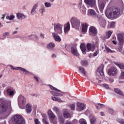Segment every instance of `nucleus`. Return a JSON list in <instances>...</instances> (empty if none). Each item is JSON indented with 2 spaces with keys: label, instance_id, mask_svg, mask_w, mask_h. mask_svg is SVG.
I'll return each mask as SVG.
<instances>
[{
  "label": "nucleus",
  "instance_id": "nucleus-1",
  "mask_svg": "<svg viewBox=\"0 0 124 124\" xmlns=\"http://www.w3.org/2000/svg\"><path fill=\"white\" fill-rule=\"evenodd\" d=\"M120 8L112 7L106 10V15L108 18H116L120 15Z\"/></svg>",
  "mask_w": 124,
  "mask_h": 124
},
{
  "label": "nucleus",
  "instance_id": "nucleus-2",
  "mask_svg": "<svg viewBox=\"0 0 124 124\" xmlns=\"http://www.w3.org/2000/svg\"><path fill=\"white\" fill-rule=\"evenodd\" d=\"M12 121L15 124H26L25 119L20 115H15L12 118Z\"/></svg>",
  "mask_w": 124,
  "mask_h": 124
},
{
  "label": "nucleus",
  "instance_id": "nucleus-3",
  "mask_svg": "<svg viewBox=\"0 0 124 124\" xmlns=\"http://www.w3.org/2000/svg\"><path fill=\"white\" fill-rule=\"evenodd\" d=\"M71 23L73 28H75L76 30L80 27V20L76 17H72L71 19Z\"/></svg>",
  "mask_w": 124,
  "mask_h": 124
},
{
  "label": "nucleus",
  "instance_id": "nucleus-4",
  "mask_svg": "<svg viewBox=\"0 0 124 124\" xmlns=\"http://www.w3.org/2000/svg\"><path fill=\"white\" fill-rule=\"evenodd\" d=\"M106 4V0H98V6L100 11H102L105 7Z\"/></svg>",
  "mask_w": 124,
  "mask_h": 124
},
{
  "label": "nucleus",
  "instance_id": "nucleus-5",
  "mask_svg": "<svg viewBox=\"0 0 124 124\" xmlns=\"http://www.w3.org/2000/svg\"><path fill=\"white\" fill-rule=\"evenodd\" d=\"M108 74L110 76H114L117 74V69L114 67H110L108 70Z\"/></svg>",
  "mask_w": 124,
  "mask_h": 124
},
{
  "label": "nucleus",
  "instance_id": "nucleus-6",
  "mask_svg": "<svg viewBox=\"0 0 124 124\" xmlns=\"http://www.w3.org/2000/svg\"><path fill=\"white\" fill-rule=\"evenodd\" d=\"M8 107L5 103H1L0 105V113H4L7 111Z\"/></svg>",
  "mask_w": 124,
  "mask_h": 124
},
{
  "label": "nucleus",
  "instance_id": "nucleus-7",
  "mask_svg": "<svg viewBox=\"0 0 124 124\" xmlns=\"http://www.w3.org/2000/svg\"><path fill=\"white\" fill-rule=\"evenodd\" d=\"M124 33H120L117 35L118 40L120 45H123V44H124Z\"/></svg>",
  "mask_w": 124,
  "mask_h": 124
},
{
  "label": "nucleus",
  "instance_id": "nucleus-8",
  "mask_svg": "<svg viewBox=\"0 0 124 124\" xmlns=\"http://www.w3.org/2000/svg\"><path fill=\"white\" fill-rule=\"evenodd\" d=\"M84 2L91 7H93L95 5V0H84Z\"/></svg>",
  "mask_w": 124,
  "mask_h": 124
},
{
  "label": "nucleus",
  "instance_id": "nucleus-9",
  "mask_svg": "<svg viewBox=\"0 0 124 124\" xmlns=\"http://www.w3.org/2000/svg\"><path fill=\"white\" fill-rule=\"evenodd\" d=\"M88 14H90V15H91V16H93V17H97V18H99V19H100V18H101V16L99 15V16L96 15V13L93 9L89 10Z\"/></svg>",
  "mask_w": 124,
  "mask_h": 124
},
{
  "label": "nucleus",
  "instance_id": "nucleus-10",
  "mask_svg": "<svg viewBox=\"0 0 124 124\" xmlns=\"http://www.w3.org/2000/svg\"><path fill=\"white\" fill-rule=\"evenodd\" d=\"M62 27L60 24H57L56 26H54V31L57 33H62Z\"/></svg>",
  "mask_w": 124,
  "mask_h": 124
},
{
  "label": "nucleus",
  "instance_id": "nucleus-11",
  "mask_svg": "<svg viewBox=\"0 0 124 124\" xmlns=\"http://www.w3.org/2000/svg\"><path fill=\"white\" fill-rule=\"evenodd\" d=\"M18 104H25L26 102V98L24 96L22 95H19L18 97Z\"/></svg>",
  "mask_w": 124,
  "mask_h": 124
},
{
  "label": "nucleus",
  "instance_id": "nucleus-12",
  "mask_svg": "<svg viewBox=\"0 0 124 124\" xmlns=\"http://www.w3.org/2000/svg\"><path fill=\"white\" fill-rule=\"evenodd\" d=\"M71 53L74 56H79V53H78L77 48H76V46H73L71 47Z\"/></svg>",
  "mask_w": 124,
  "mask_h": 124
},
{
  "label": "nucleus",
  "instance_id": "nucleus-13",
  "mask_svg": "<svg viewBox=\"0 0 124 124\" xmlns=\"http://www.w3.org/2000/svg\"><path fill=\"white\" fill-rule=\"evenodd\" d=\"M90 32L92 33V36H94L97 33L96 29L93 26L91 27L89 30Z\"/></svg>",
  "mask_w": 124,
  "mask_h": 124
},
{
  "label": "nucleus",
  "instance_id": "nucleus-14",
  "mask_svg": "<svg viewBox=\"0 0 124 124\" xmlns=\"http://www.w3.org/2000/svg\"><path fill=\"white\" fill-rule=\"evenodd\" d=\"M95 48V46H94V45H92L91 44H87V49L88 51H92V52H93Z\"/></svg>",
  "mask_w": 124,
  "mask_h": 124
},
{
  "label": "nucleus",
  "instance_id": "nucleus-15",
  "mask_svg": "<svg viewBox=\"0 0 124 124\" xmlns=\"http://www.w3.org/2000/svg\"><path fill=\"white\" fill-rule=\"evenodd\" d=\"M52 35L55 40V41H57L58 42H61V41L62 39H61V37L59 35H58V33L53 32L52 33Z\"/></svg>",
  "mask_w": 124,
  "mask_h": 124
},
{
  "label": "nucleus",
  "instance_id": "nucleus-16",
  "mask_svg": "<svg viewBox=\"0 0 124 124\" xmlns=\"http://www.w3.org/2000/svg\"><path fill=\"white\" fill-rule=\"evenodd\" d=\"M103 68H104V65L102 64L98 69V72L101 75L103 76L104 75V72H103Z\"/></svg>",
  "mask_w": 124,
  "mask_h": 124
},
{
  "label": "nucleus",
  "instance_id": "nucleus-17",
  "mask_svg": "<svg viewBox=\"0 0 124 124\" xmlns=\"http://www.w3.org/2000/svg\"><path fill=\"white\" fill-rule=\"evenodd\" d=\"M84 108H85V105L83 104L78 103L77 110L78 111H82L84 110Z\"/></svg>",
  "mask_w": 124,
  "mask_h": 124
},
{
  "label": "nucleus",
  "instance_id": "nucleus-18",
  "mask_svg": "<svg viewBox=\"0 0 124 124\" xmlns=\"http://www.w3.org/2000/svg\"><path fill=\"white\" fill-rule=\"evenodd\" d=\"M32 110V107L30 104H28L26 106V112L27 113H31Z\"/></svg>",
  "mask_w": 124,
  "mask_h": 124
},
{
  "label": "nucleus",
  "instance_id": "nucleus-19",
  "mask_svg": "<svg viewBox=\"0 0 124 124\" xmlns=\"http://www.w3.org/2000/svg\"><path fill=\"white\" fill-rule=\"evenodd\" d=\"M114 92L116 93H117V94H120V95H122L124 96V92L120 90V89L118 88H115L114 89Z\"/></svg>",
  "mask_w": 124,
  "mask_h": 124
},
{
  "label": "nucleus",
  "instance_id": "nucleus-20",
  "mask_svg": "<svg viewBox=\"0 0 124 124\" xmlns=\"http://www.w3.org/2000/svg\"><path fill=\"white\" fill-rule=\"evenodd\" d=\"M69 30H70V25L69 24V22H67V24L66 25V26H65L64 27L65 33H66V32H68Z\"/></svg>",
  "mask_w": 124,
  "mask_h": 124
},
{
  "label": "nucleus",
  "instance_id": "nucleus-21",
  "mask_svg": "<svg viewBox=\"0 0 124 124\" xmlns=\"http://www.w3.org/2000/svg\"><path fill=\"white\" fill-rule=\"evenodd\" d=\"M80 48L84 55H86V46L84 44H81Z\"/></svg>",
  "mask_w": 124,
  "mask_h": 124
},
{
  "label": "nucleus",
  "instance_id": "nucleus-22",
  "mask_svg": "<svg viewBox=\"0 0 124 124\" xmlns=\"http://www.w3.org/2000/svg\"><path fill=\"white\" fill-rule=\"evenodd\" d=\"M78 70H79V72H80V73H81V74H83L84 75V76H85V75H86V71L85 70V68H84L83 67H82V66L79 67Z\"/></svg>",
  "mask_w": 124,
  "mask_h": 124
},
{
  "label": "nucleus",
  "instance_id": "nucleus-23",
  "mask_svg": "<svg viewBox=\"0 0 124 124\" xmlns=\"http://www.w3.org/2000/svg\"><path fill=\"white\" fill-rule=\"evenodd\" d=\"M48 115L49 118H50L51 120L53 121L54 120V118H55V114L53 113V112H52L51 110H49L48 111Z\"/></svg>",
  "mask_w": 124,
  "mask_h": 124
},
{
  "label": "nucleus",
  "instance_id": "nucleus-24",
  "mask_svg": "<svg viewBox=\"0 0 124 124\" xmlns=\"http://www.w3.org/2000/svg\"><path fill=\"white\" fill-rule=\"evenodd\" d=\"M42 117L43 118V122L45 124H49V123L48 121H47V115L45 114H43L42 115Z\"/></svg>",
  "mask_w": 124,
  "mask_h": 124
},
{
  "label": "nucleus",
  "instance_id": "nucleus-25",
  "mask_svg": "<svg viewBox=\"0 0 124 124\" xmlns=\"http://www.w3.org/2000/svg\"><path fill=\"white\" fill-rule=\"evenodd\" d=\"M88 29V24H83L82 25V31L83 32H86L87 31V30Z\"/></svg>",
  "mask_w": 124,
  "mask_h": 124
},
{
  "label": "nucleus",
  "instance_id": "nucleus-26",
  "mask_svg": "<svg viewBox=\"0 0 124 124\" xmlns=\"http://www.w3.org/2000/svg\"><path fill=\"white\" fill-rule=\"evenodd\" d=\"M112 33H113V32H112V31H108V32H107L106 36L105 37V39L109 38Z\"/></svg>",
  "mask_w": 124,
  "mask_h": 124
},
{
  "label": "nucleus",
  "instance_id": "nucleus-27",
  "mask_svg": "<svg viewBox=\"0 0 124 124\" xmlns=\"http://www.w3.org/2000/svg\"><path fill=\"white\" fill-rule=\"evenodd\" d=\"M112 33H113V32H112V31H108V32H107L106 36L105 37V39L109 38Z\"/></svg>",
  "mask_w": 124,
  "mask_h": 124
},
{
  "label": "nucleus",
  "instance_id": "nucleus-28",
  "mask_svg": "<svg viewBox=\"0 0 124 124\" xmlns=\"http://www.w3.org/2000/svg\"><path fill=\"white\" fill-rule=\"evenodd\" d=\"M63 115L64 118H70V117H71V114H70V113L67 111L64 112Z\"/></svg>",
  "mask_w": 124,
  "mask_h": 124
},
{
  "label": "nucleus",
  "instance_id": "nucleus-29",
  "mask_svg": "<svg viewBox=\"0 0 124 124\" xmlns=\"http://www.w3.org/2000/svg\"><path fill=\"white\" fill-rule=\"evenodd\" d=\"M54 47H55V44H54L53 43H50L48 44L47 46V48L50 49L54 48Z\"/></svg>",
  "mask_w": 124,
  "mask_h": 124
},
{
  "label": "nucleus",
  "instance_id": "nucleus-30",
  "mask_svg": "<svg viewBox=\"0 0 124 124\" xmlns=\"http://www.w3.org/2000/svg\"><path fill=\"white\" fill-rule=\"evenodd\" d=\"M52 100H54V101H58L59 102H62V101L61 98L55 96H52Z\"/></svg>",
  "mask_w": 124,
  "mask_h": 124
},
{
  "label": "nucleus",
  "instance_id": "nucleus-31",
  "mask_svg": "<svg viewBox=\"0 0 124 124\" xmlns=\"http://www.w3.org/2000/svg\"><path fill=\"white\" fill-rule=\"evenodd\" d=\"M7 93L9 95H13V94H14V91L11 90V89L9 88L7 89Z\"/></svg>",
  "mask_w": 124,
  "mask_h": 124
},
{
  "label": "nucleus",
  "instance_id": "nucleus-32",
  "mask_svg": "<svg viewBox=\"0 0 124 124\" xmlns=\"http://www.w3.org/2000/svg\"><path fill=\"white\" fill-rule=\"evenodd\" d=\"M115 64L117 65V66H119L121 69H124V64L122 63H116Z\"/></svg>",
  "mask_w": 124,
  "mask_h": 124
},
{
  "label": "nucleus",
  "instance_id": "nucleus-33",
  "mask_svg": "<svg viewBox=\"0 0 124 124\" xmlns=\"http://www.w3.org/2000/svg\"><path fill=\"white\" fill-rule=\"evenodd\" d=\"M79 123L80 124H87V121L83 118H81L79 120Z\"/></svg>",
  "mask_w": 124,
  "mask_h": 124
},
{
  "label": "nucleus",
  "instance_id": "nucleus-34",
  "mask_svg": "<svg viewBox=\"0 0 124 124\" xmlns=\"http://www.w3.org/2000/svg\"><path fill=\"white\" fill-rule=\"evenodd\" d=\"M81 65H83V66H87V65H88V61L86 60L82 61L81 62Z\"/></svg>",
  "mask_w": 124,
  "mask_h": 124
},
{
  "label": "nucleus",
  "instance_id": "nucleus-35",
  "mask_svg": "<svg viewBox=\"0 0 124 124\" xmlns=\"http://www.w3.org/2000/svg\"><path fill=\"white\" fill-rule=\"evenodd\" d=\"M96 121V119H95V117H93L91 119V124H95V122Z\"/></svg>",
  "mask_w": 124,
  "mask_h": 124
},
{
  "label": "nucleus",
  "instance_id": "nucleus-36",
  "mask_svg": "<svg viewBox=\"0 0 124 124\" xmlns=\"http://www.w3.org/2000/svg\"><path fill=\"white\" fill-rule=\"evenodd\" d=\"M37 6H38L37 4H36L34 5V6L33 7L31 11V14H34L33 13V12H34V11H35V9H36V7H37Z\"/></svg>",
  "mask_w": 124,
  "mask_h": 124
},
{
  "label": "nucleus",
  "instance_id": "nucleus-37",
  "mask_svg": "<svg viewBox=\"0 0 124 124\" xmlns=\"http://www.w3.org/2000/svg\"><path fill=\"white\" fill-rule=\"evenodd\" d=\"M17 19H20L21 20H22V19H23V17L24 16H23L22 14H21L20 13L19 14H17Z\"/></svg>",
  "mask_w": 124,
  "mask_h": 124
},
{
  "label": "nucleus",
  "instance_id": "nucleus-38",
  "mask_svg": "<svg viewBox=\"0 0 124 124\" xmlns=\"http://www.w3.org/2000/svg\"><path fill=\"white\" fill-rule=\"evenodd\" d=\"M50 89H51V90H55V91H56V92H59V93H62V92L61 91V90H59V89H57V88H55V87H53V86H52L50 87Z\"/></svg>",
  "mask_w": 124,
  "mask_h": 124
},
{
  "label": "nucleus",
  "instance_id": "nucleus-39",
  "mask_svg": "<svg viewBox=\"0 0 124 124\" xmlns=\"http://www.w3.org/2000/svg\"><path fill=\"white\" fill-rule=\"evenodd\" d=\"M119 79H124V72H122L119 77Z\"/></svg>",
  "mask_w": 124,
  "mask_h": 124
},
{
  "label": "nucleus",
  "instance_id": "nucleus-40",
  "mask_svg": "<svg viewBox=\"0 0 124 124\" xmlns=\"http://www.w3.org/2000/svg\"><path fill=\"white\" fill-rule=\"evenodd\" d=\"M117 121L118 122H119V123H120V124H124V119H118Z\"/></svg>",
  "mask_w": 124,
  "mask_h": 124
},
{
  "label": "nucleus",
  "instance_id": "nucleus-41",
  "mask_svg": "<svg viewBox=\"0 0 124 124\" xmlns=\"http://www.w3.org/2000/svg\"><path fill=\"white\" fill-rule=\"evenodd\" d=\"M53 110L55 111V112H56L57 113L60 112V109L57 107L53 108Z\"/></svg>",
  "mask_w": 124,
  "mask_h": 124
},
{
  "label": "nucleus",
  "instance_id": "nucleus-42",
  "mask_svg": "<svg viewBox=\"0 0 124 124\" xmlns=\"http://www.w3.org/2000/svg\"><path fill=\"white\" fill-rule=\"evenodd\" d=\"M45 6H46V7H50V6H51L50 3L46 2L45 3Z\"/></svg>",
  "mask_w": 124,
  "mask_h": 124
},
{
  "label": "nucleus",
  "instance_id": "nucleus-43",
  "mask_svg": "<svg viewBox=\"0 0 124 124\" xmlns=\"http://www.w3.org/2000/svg\"><path fill=\"white\" fill-rule=\"evenodd\" d=\"M71 110H74V109H75V105L72 104V105H71L70 106Z\"/></svg>",
  "mask_w": 124,
  "mask_h": 124
},
{
  "label": "nucleus",
  "instance_id": "nucleus-44",
  "mask_svg": "<svg viewBox=\"0 0 124 124\" xmlns=\"http://www.w3.org/2000/svg\"><path fill=\"white\" fill-rule=\"evenodd\" d=\"M108 112L110 114H113L114 113V110L113 109L109 108L108 109Z\"/></svg>",
  "mask_w": 124,
  "mask_h": 124
},
{
  "label": "nucleus",
  "instance_id": "nucleus-45",
  "mask_svg": "<svg viewBox=\"0 0 124 124\" xmlns=\"http://www.w3.org/2000/svg\"><path fill=\"white\" fill-rule=\"evenodd\" d=\"M18 68H20V69H21V70H22V71H24V72L29 73V71H27V70L26 69H24L22 67H19Z\"/></svg>",
  "mask_w": 124,
  "mask_h": 124
},
{
  "label": "nucleus",
  "instance_id": "nucleus-46",
  "mask_svg": "<svg viewBox=\"0 0 124 124\" xmlns=\"http://www.w3.org/2000/svg\"><path fill=\"white\" fill-rule=\"evenodd\" d=\"M103 86L104 87V88H106V89H109V86L107 84H104Z\"/></svg>",
  "mask_w": 124,
  "mask_h": 124
},
{
  "label": "nucleus",
  "instance_id": "nucleus-47",
  "mask_svg": "<svg viewBox=\"0 0 124 124\" xmlns=\"http://www.w3.org/2000/svg\"><path fill=\"white\" fill-rule=\"evenodd\" d=\"M115 27V22H111L110 25V28H114Z\"/></svg>",
  "mask_w": 124,
  "mask_h": 124
},
{
  "label": "nucleus",
  "instance_id": "nucleus-48",
  "mask_svg": "<svg viewBox=\"0 0 124 124\" xmlns=\"http://www.w3.org/2000/svg\"><path fill=\"white\" fill-rule=\"evenodd\" d=\"M106 49L107 50V53H109V52H112V51L111 50V49H110L109 48L107 47V46H106Z\"/></svg>",
  "mask_w": 124,
  "mask_h": 124
},
{
  "label": "nucleus",
  "instance_id": "nucleus-49",
  "mask_svg": "<svg viewBox=\"0 0 124 124\" xmlns=\"http://www.w3.org/2000/svg\"><path fill=\"white\" fill-rule=\"evenodd\" d=\"M34 122L35 124H39V121H38V119H35L34 120Z\"/></svg>",
  "mask_w": 124,
  "mask_h": 124
},
{
  "label": "nucleus",
  "instance_id": "nucleus-50",
  "mask_svg": "<svg viewBox=\"0 0 124 124\" xmlns=\"http://www.w3.org/2000/svg\"><path fill=\"white\" fill-rule=\"evenodd\" d=\"M60 122L61 123H62V124H63L64 123V120H63V119H62V118H60Z\"/></svg>",
  "mask_w": 124,
  "mask_h": 124
},
{
  "label": "nucleus",
  "instance_id": "nucleus-51",
  "mask_svg": "<svg viewBox=\"0 0 124 124\" xmlns=\"http://www.w3.org/2000/svg\"><path fill=\"white\" fill-rule=\"evenodd\" d=\"M14 18H15V16H14L13 15H11L10 16V20H13Z\"/></svg>",
  "mask_w": 124,
  "mask_h": 124
},
{
  "label": "nucleus",
  "instance_id": "nucleus-52",
  "mask_svg": "<svg viewBox=\"0 0 124 124\" xmlns=\"http://www.w3.org/2000/svg\"><path fill=\"white\" fill-rule=\"evenodd\" d=\"M55 95H57L58 96H62L63 95L60 93H56Z\"/></svg>",
  "mask_w": 124,
  "mask_h": 124
},
{
  "label": "nucleus",
  "instance_id": "nucleus-53",
  "mask_svg": "<svg viewBox=\"0 0 124 124\" xmlns=\"http://www.w3.org/2000/svg\"><path fill=\"white\" fill-rule=\"evenodd\" d=\"M98 105H99L102 108L105 107V106L102 104H98Z\"/></svg>",
  "mask_w": 124,
  "mask_h": 124
},
{
  "label": "nucleus",
  "instance_id": "nucleus-54",
  "mask_svg": "<svg viewBox=\"0 0 124 124\" xmlns=\"http://www.w3.org/2000/svg\"><path fill=\"white\" fill-rule=\"evenodd\" d=\"M65 124H73V123H72V122H71L70 121H67V122H66Z\"/></svg>",
  "mask_w": 124,
  "mask_h": 124
},
{
  "label": "nucleus",
  "instance_id": "nucleus-55",
  "mask_svg": "<svg viewBox=\"0 0 124 124\" xmlns=\"http://www.w3.org/2000/svg\"><path fill=\"white\" fill-rule=\"evenodd\" d=\"M97 54H98V53L97 52V51H96V53H94L93 54L94 57H95V56H97Z\"/></svg>",
  "mask_w": 124,
  "mask_h": 124
},
{
  "label": "nucleus",
  "instance_id": "nucleus-56",
  "mask_svg": "<svg viewBox=\"0 0 124 124\" xmlns=\"http://www.w3.org/2000/svg\"><path fill=\"white\" fill-rule=\"evenodd\" d=\"M34 79L37 81V82H38V78L36 77H34Z\"/></svg>",
  "mask_w": 124,
  "mask_h": 124
},
{
  "label": "nucleus",
  "instance_id": "nucleus-57",
  "mask_svg": "<svg viewBox=\"0 0 124 124\" xmlns=\"http://www.w3.org/2000/svg\"><path fill=\"white\" fill-rule=\"evenodd\" d=\"M112 43L113 44H115V45H117V42L115 41H112Z\"/></svg>",
  "mask_w": 124,
  "mask_h": 124
},
{
  "label": "nucleus",
  "instance_id": "nucleus-58",
  "mask_svg": "<svg viewBox=\"0 0 124 124\" xmlns=\"http://www.w3.org/2000/svg\"><path fill=\"white\" fill-rule=\"evenodd\" d=\"M8 34V32H5L3 33V36H5V35H7Z\"/></svg>",
  "mask_w": 124,
  "mask_h": 124
},
{
  "label": "nucleus",
  "instance_id": "nucleus-59",
  "mask_svg": "<svg viewBox=\"0 0 124 124\" xmlns=\"http://www.w3.org/2000/svg\"><path fill=\"white\" fill-rule=\"evenodd\" d=\"M83 9H84V10H83V13H85V12H86V8H85V7H84V6H83Z\"/></svg>",
  "mask_w": 124,
  "mask_h": 124
},
{
  "label": "nucleus",
  "instance_id": "nucleus-60",
  "mask_svg": "<svg viewBox=\"0 0 124 124\" xmlns=\"http://www.w3.org/2000/svg\"><path fill=\"white\" fill-rule=\"evenodd\" d=\"M100 114H101V116H104V112L102 111L100 112Z\"/></svg>",
  "mask_w": 124,
  "mask_h": 124
},
{
  "label": "nucleus",
  "instance_id": "nucleus-61",
  "mask_svg": "<svg viewBox=\"0 0 124 124\" xmlns=\"http://www.w3.org/2000/svg\"><path fill=\"white\" fill-rule=\"evenodd\" d=\"M51 93H52V94H53V95H56V93H55V92H52Z\"/></svg>",
  "mask_w": 124,
  "mask_h": 124
},
{
  "label": "nucleus",
  "instance_id": "nucleus-62",
  "mask_svg": "<svg viewBox=\"0 0 124 124\" xmlns=\"http://www.w3.org/2000/svg\"><path fill=\"white\" fill-rule=\"evenodd\" d=\"M6 19H9V20H10V16H6Z\"/></svg>",
  "mask_w": 124,
  "mask_h": 124
},
{
  "label": "nucleus",
  "instance_id": "nucleus-63",
  "mask_svg": "<svg viewBox=\"0 0 124 124\" xmlns=\"http://www.w3.org/2000/svg\"><path fill=\"white\" fill-rule=\"evenodd\" d=\"M17 31H14L13 32V34H15V33H17Z\"/></svg>",
  "mask_w": 124,
  "mask_h": 124
},
{
  "label": "nucleus",
  "instance_id": "nucleus-64",
  "mask_svg": "<svg viewBox=\"0 0 124 124\" xmlns=\"http://www.w3.org/2000/svg\"><path fill=\"white\" fill-rule=\"evenodd\" d=\"M53 57H55V58H56V57H57V56H56L55 54H53L52 55V58H53Z\"/></svg>",
  "mask_w": 124,
  "mask_h": 124
}]
</instances>
